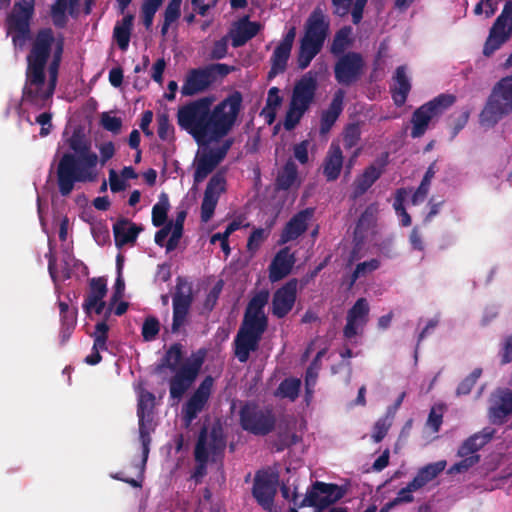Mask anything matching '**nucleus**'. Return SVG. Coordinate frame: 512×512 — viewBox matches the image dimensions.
Wrapping results in <instances>:
<instances>
[{
  "instance_id": "obj_22",
  "label": "nucleus",
  "mask_w": 512,
  "mask_h": 512,
  "mask_svg": "<svg viewBox=\"0 0 512 512\" xmlns=\"http://www.w3.org/2000/svg\"><path fill=\"white\" fill-rule=\"evenodd\" d=\"M297 285V279L293 278L274 292L271 309L278 319L284 318L292 310L297 297Z\"/></svg>"
},
{
  "instance_id": "obj_4",
  "label": "nucleus",
  "mask_w": 512,
  "mask_h": 512,
  "mask_svg": "<svg viewBox=\"0 0 512 512\" xmlns=\"http://www.w3.org/2000/svg\"><path fill=\"white\" fill-rule=\"evenodd\" d=\"M212 99L199 98L181 106L177 112L179 127L187 131L198 144L209 143V118Z\"/></svg>"
},
{
  "instance_id": "obj_7",
  "label": "nucleus",
  "mask_w": 512,
  "mask_h": 512,
  "mask_svg": "<svg viewBox=\"0 0 512 512\" xmlns=\"http://www.w3.org/2000/svg\"><path fill=\"white\" fill-rule=\"evenodd\" d=\"M241 92L234 91L210 109L209 142L219 141L234 127L242 108Z\"/></svg>"
},
{
  "instance_id": "obj_6",
  "label": "nucleus",
  "mask_w": 512,
  "mask_h": 512,
  "mask_svg": "<svg viewBox=\"0 0 512 512\" xmlns=\"http://www.w3.org/2000/svg\"><path fill=\"white\" fill-rule=\"evenodd\" d=\"M317 89V77L312 71L307 72L296 81L284 120L286 130L290 131L299 124L304 114L314 103Z\"/></svg>"
},
{
  "instance_id": "obj_29",
  "label": "nucleus",
  "mask_w": 512,
  "mask_h": 512,
  "mask_svg": "<svg viewBox=\"0 0 512 512\" xmlns=\"http://www.w3.org/2000/svg\"><path fill=\"white\" fill-rule=\"evenodd\" d=\"M142 227L127 218H120L113 224L114 241L117 248L136 243Z\"/></svg>"
},
{
  "instance_id": "obj_39",
  "label": "nucleus",
  "mask_w": 512,
  "mask_h": 512,
  "mask_svg": "<svg viewBox=\"0 0 512 512\" xmlns=\"http://www.w3.org/2000/svg\"><path fill=\"white\" fill-rule=\"evenodd\" d=\"M133 27V15L128 14L123 19L116 23L113 30V37L117 42L118 47L125 51L129 46L131 31Z\"/></svg>"
},
{
  "instance_id": "obj_64",
  "label": "nucleus",
  "mask_w": 512,
  "mask_h": 512,
  "mask_svg": "<svg viewBox=\"0 0 512 512\" xmlns=\"http://www.w3.org/2000/svg\"><path fill=\"white\" fill-rule=\"evenodd\" d=\"M101 124L107 131L118 133L122 127V120L119 117L104 113L101 118Z\"/></svg>"
},
{
  "instance_id": "obj_55",
  "label": "nucleus",
  "mask_w": 512,
  "mask_h": 512,
  "mask_svg": "<svg viewBox=\"0 0 512 512\" xmlns=\"http://www.w3.org/2000/svg\"><path fill=\"white\" fill-rule=\"evenodd\" d=\"M412 485H413V481H410L407 484L406 487L400 489V491L397 493V496L394 499H392L390 501V503L394 507H396V506H398L400 504H403V503H411V502H413L414 497H413L412 493L414 491L419 490V487L416 486V485H414V486H412Z\"/></svg>"
},
{
  "instance_id": "obj_10",
  "label": "nucleus",
  "mask_w": 512,
  "mask_h": 512,
  "mask_svg": "<svg viewBox=\"0 0 512 512\" xmlns=\"http://www.w3.org/2000/svg\"><path fill=\"white\" fill-rule=\"evenodd\" d=\"M456 101V97L452 94H440L427 103L418 107L412 114L411 137L420 138L428 129L430 121L440 116L451 107Z\"/></svg>"
},
{
  "instance_id": "obj_49",
  "label": "nucleus",
  "mask_w": 512,
  "mask_h": 512,
  "mask_svg": "<svg viewBox=\"0 0 512 512\" xmlns=\"http://www.w3.org/2000/svg\"><path fill=\"white\" fill-rule=\"evenodd\" d=\"M240 222L238 221H232L230 222L225 231L223 233H215L211 236V239H210V242L212 244H215L217 241H221L222 242V251L228 255L230 253V246H229V241H228V238L229 236L235 232L236 230H238L240 228Z\"/></svg>"
},
{
  "instance_id": "obj_17",
  "label": "nucleus",
  "mask_w": 512,
  "mask_h": 512,
  "mask_svg": "<svg viewBox=\"0 0 512 512\" xmlns=\"http://www.w3.org/2000/svg\"><path fill=\"white\" fill-rule=\"evenodd\" d=\"M203 364V357H195L182 364L169 380V393L173 399H181L196 380Z\"/></svg>"
},
{
  "instance_id": "obj_51",
  "label": "nucleus",
  "mask_w": 512,
  "mask_h": 512,
  "mask_svg": "<svg viewBox=\"0 0 512 512\" xmlns=\"http://www.w3.org/2000/svg\"><path fill=\"white\" fill-rule=\"evenodd\" d=\"M486 441L487 439L484 437L480 438L478 435L471 436L459 447L458 455H476L475 453L486 443Z\"/></svg>"
},
{
  "instance_id": "obj_33",
  "label": "nucleus",
  "mask_w": 512,
  "mask_h": 512,
  "mask_svg": "<svg viewBox=\"0 0 512 512\" xmlns=\"http://www.w3.org/2000/svg\"><path fill=\"white\" fill-rule=\"evenodd\" d=\"M378 211L379 208L377 203H372L365 208L354 229V238L356 240L362 241L368 230L374 227L377 221Z\"/></svg>"
},
{
  "instance_id": "obj_19",
  "label": "nucleus",
  "mask_w": 512,
  "mask_h": 512,
  "mask_svg": "<svg viewBox=\"0 0 512 512\" xmlns=\"http://www.w3.org/2000/svg\"><path fill=\"white\" fill-rule=\"evenodd\" d=\"M213 378L207 376L194 391L191 397L182 407V420L185 427H189L204 409L211 395Z\"/></svg>"
},
{
  "instance_id": "obj_20",
  "label": "nucleus",
  "mask_w": 512,
  "mask_h": 512,
  "mask_svg": "<svg viewBox=\"0 0 512 512\" xmlns=\"http://www.w3.org/2000/svg\"><path fill=\"white\" fill-rule=\"evenodd\" d=\"M269 300V292L261 290L256 293L248 302L241 325L261 329L266 331L268 328V317L264 308Z\"/></svg>"
},
{
  "instance_id": "obj_2",
  "label": "nucleus",
  "mask_w": 512,
  "mask_h": 512,
  "mask_svg": "<svg viewBox=\"0 0 512 512\" xmlns=\"http://www.w3.org/2000/svg\"><path fill=\"white\" fill-rule=\"evenodd\" d=\"M66 144L70 151L62 154L56 168L58 190L63 197L71 194L76 183L94 181L98 163V155L81 129H74Z\"/></svg>"
},
{
  "instance_id": "obj_45",
  "label": "nucleus",
  "mask_w": 512,
  "mask_h": 512,
  "mask_svg": "<svg viewBox=\"0 0 512 512\" xmlns=\"http://www.w3.org/2000/svg\"><path fill=\"white\" fill-rule=\"evenodd\" d=\"M169 210V201L165 193H162L159 202L152 208V224L155 227L166 225L167 213Z\"/></svg>"
},
{
  "instance_id": "obj_54",
  "label": "nucleus",
  "mask_w": 512,
  "mask_h": 512,
  "mask_svg": "<svg viewBox=\"0 0 512 512\" xmlns=\"http://www.w3.org/2000/svg\"><path fill=\"white\" fill-rule=\"evenodd\" d=\"M160 331V322L154 316H149L142 325V337L145 341H152Z\"/></svg>"
},
{
  "instance_id": "obj_27",
  "label": "nucleus",
  "mask_w": 512,
  "mask_h": 512,
  "mask_svg": "<svg viewBox=\"0 0 512 512\" xmlns=\"http://www.w3.org/2000/svg\"><path fill=\"white\" fill-rule=\"evenodd\" d=\"M345 91L338 89L335 91L332 101L328 108L324 110L320 117V135H326L334 126L344 108Z\"/></svg>"
},
{
  "instance_id": "obj_59",
  "label": "nucleus",
  "mask_w": 512,
  "mask_h": 512,
  "mask_svg": "<svg viewBox=\"0 0 512 512\" xmlns=\"http://www.w3.org/2000/svg\"><path fill=\"white\" fill-rule=\"evenodd\" d=\"M268 234L265 229L257 228L252 231L247 241V249L250 252H256L264 240L267 238Z\"/></svg>"
},
{
  "instance_id": "obj_37",
  "label": "nucleus",
  "mask_w": 512,
  "mask_h": 512,
  "mask_svg": "<svg viewBox=\"0 0 512 512\" xmlns=\"http://www.w3.org/2000/svg\"><path fill=\"white\" fill-rule=\"evenodd\" d=\"M291 55V50L277 45L270 58L271 68L268 72V80H272L277 75L282 74L287 69L288 60Z\"/></svg>"
},
{
  "instance_id": "obj_57",
  "label": "nucleus",
  "mask_w": 512,
  "mask_h": 512,
  "mask_svg": "<svg viewBox=\"0 0 512 512\" xmlns=\"http://www.w3.org/2000/svg\"><path fill=\"white\" fill-rule=\"evenodd\" d=\"M194 456L196 462L207 463L209 459V453L206 443V430L203 429L199 435L198 441L195 446Z\"/></svg>"
},
{
  "instance_id": "obj_40",
  "label": "nucleus",
  "mask_w": 512,
  "mask_h": 512,
  "mask_svg": "<svg viewBox=\"0 0 512 512\" xmlns=\"http://www.w3.org/2000/svg\"><path fill=\"white\" fill-rule=\"evenodd\" d=\"M182 358V345L180 343L172 344L158 364L157 371L161 372L164 368H168L171 371H176L179 369V364Z\"/></svg>"
},
{
  "instance_id": "obj_60",
  "label": "nucleus",
  "mask_w": 512,
  "mask_h": 512,
  "mask_svg": "<svg viewBox=\"0 0 512 512\" xmlns=\"http://www.w3.org/2000/svg\"><path fill=\"white\" fill-rule=\"evenodd\" d=\"M443 422V407L434 406L431 408L427 419V425L433 430L438 432Z\"/></svg>"
},
{
  "instance_id": "obj_12",
  "label": "nucleus",
  "mask_w": 512,
  "mask_h": 512,
  "mask_svg": "<svg viewBox=\"0 0 512 512\" xmlns=\"http://www.w3.org/2000/svg\"><path fill=\"white\" fill-rule=\"evenodd\" d=\"M365 66V60L361 53L348 51L337 57L333 66L334 78L341 86H352L362 78Z\"/></svg>"
},
{
  "instance_id": "obj_28",
  "label": "nucleus",
  "mask_w": 512,
  "mask_h": 512,
  "mask_svg": "<svg viewBox=\"0 0 512 512\" xmlns=\"http://www.w3.org/2000/svg\"><path fill=\"white\" fill-rule=\"evenodd\" d=\"M295 263V257L288 247L280 249L269 265V279L277 282L290 274Z\"/></svg>"
},
{
  "instance_id": "obj_23",
  "label": "nucleus",
  "mask_w": 512,
  "mask_h": 512,
  "mask_svg": "<svg viewBox=\"0 0 512 512\" xmlns=\"http://www.w3.org/2000/svg\"><path fill=\"white\" fill-rule=\"evenodd\" d=\"M369 303L366 298H359L348 310L346 325L343 329V335L346 339H352L358 334L359 329H363L369 319Z\"/></svg>"
},
{
  "instance_id": "obj_8",
  "label": "nucleus",
  "mask_w": 512,
  "mask_h": 512,
  "mask_svg": "<svg viewBox=\"0 0 512 512\" xmlns=\"http://www.w3.org/2000/svg\"><path fill=\"white\" fill-rule=\"evenodd\" d=\"M234 70V66L224 63H214L190 69L181 87V94L183 96H194L204 92L216 81L217 76L225 77Z\"/></svg>"
},
{
  "instance_id": "obj_41",
  "label": "nucleus",
  "mask_w": 512,
  "mask_h": 512,
  "mask_svg": "<svg viewBox=\"0 0 512 512\" xmlns=\"http://www.w3.org/2000/svg\"><path fill=\"white\" fill-rule=\"evenodd\" d=\"M301 380L298 378L290 377L285 378L276 389L275 395L281 398H287L290 401H295L300 393Z\"/></svg>"
},
{
  "instance_id": "obj_42",
  "label": "nucleus",
  "mask_w": 512,
  "mask_h": 512,
  "mask_svg": "<svg viewBox=\"0 0 512 512\" xmlns=\"http://www.w3.org/2000/svg\"><path fill=\"white\" fill-rule=\"evenodd\" d=\"M332 505V500L328 498L326 495L321 494L319 491L310 490L307 492L306 496L302 499L299 504V507H314L315 512H322L324 509L328 508Z\"/></svg>"
},
{
  "instance_id": "obj_26",
  "label": "nucleus",
  "mask_w": 512,
  "mask_h": 512,
  "mask_svg": "<svg viewBox=\"0 0 512 512\" xmlns=\"http://www.w3.org/2000/svg\"><path fill=\"white\" fill-rule=\"evenodd\" d=\"M512 414V389H504L492 399L488 416L494 425H501Z\"/></svg>"
},
{
  "instance_id": "obj_1",
  "label": "nucleus",
  "mask_w": 512,
  "mask_h": 512,
  "mask_svg": "<svg viewBox=\"0 0 512 512\" xmlns=\"http://www.w3.org/2000/svg\"><path fill=\"white\" fill-rule=\"evenodd\" d=\"M36 0H15L7 13L4 26L14 48L22 49L31 40L26 56L25 83L22 101L36 109L50 107L64 54L65 39L52 28L45 27L31 37Z\"/></svg>"
},
{
  "instance_id": "obj_50",
  "label": "nucleus",
  "mask_w": 512,
  "mask_h": 512,
  "mask_svg": "<svg viewBox=\"0 0 512 512\" xmlns=\"http://www.w3.org/2000/svg\"><path fill=\"white\" fill-rule=\"evenodd\" d=\"M379 267L380 261L378 259H371L357 264L350 277V286H353L360 277L377 270Z\"/></svg>"
},
{
  "instance_id": "obj_36",
  "label": "nucleus",
  "mask_w": 512,
  "mask_h": 512,
  "mask_svg": "<svg viewBox=\"0 0 512 512\" xmlns=\"http://www.w3.org/2000/svg\"><path fill=\"white\" fill-rule=\"evenodd\" d=\"M351 35L352 27L343 26L340 28L333 37L330 46V53L336 58L346 54V50L353 44V38Z\"/></svg>"
},
{
  "instance_id": "obj_38",
  "label": "nucleus",
  "mask_w": 512,
  "mask_h": 512,
  "mask_svg": "<svg viewBox=\"0 0 512 512\" xmlns=\"http://www.w3.org/2000/svg\"><path fill=\"white\" fill-rule=\"evenodd\" d=\"M446 467V461L441 460L434 463H430L417 472L416 476L412 479L413 485H416L421 489L427 483L435 479Z\"/></svg>"
},
{
  "instance_id": "obj_34",
  "label": "nucleus",
  "mask_w": 512,
  "mask_h": 512,
  "mask_svg": "<svg viewBox=\"0 0 512 512\" xmlns=\"http://www.w3.org/2000/svg\"><path fill=\"white\" fill-rule=\"evenodd\" d=\"M107 294V281L103 277H95L89 280V291L83 302V310L86 314L91 312V306L104 299Z\"/></svg>"
},
{
  "instance_id": "obj_53",
  "label": "nucleus",
  "mask_w": 512,
  "mask_h": 512,
  "mask_svg": "<svg viewBox=\"0 0 512 512\" xmlns=\"http://www.w3.org/2000/svg\"><path fill=\"white\" fill-rule=\"evenodd\" d=\"M482 374L481 368H475L467 377H465L458 385L456 389V394L458 396L462 395H468L474 385L476 384L477 380L480 378Z\"/></svg>"
},
{
  "instance_id": "obj_5",
  "label": "nucleus",
  "mask_w": 512,
  "mask_h": 512,
  "mask_svg": "<svg viewBox=\"0 0 512 512\" xmlns=\"http://www.w3.org/2000/svg\"><path fill=\"white\" fill-rule=\"evenodd\" d=\"M510 114H512V74L494 84L479 115V122L482 126L491 128Z\"/></svg>"
},
{
  "instance_id": "obj_44",
  "label": "nucleus",
  "mask_w": 512,
  "mask_h": 512,
  "mask_svg": "<svg viewBox=\"0 0 512 512\" xmlns=\"http://www.w3.org/2000/svg\"><path fill=\"white\" fill-rule=\"evenodd\" d=\"M282 101L283 98L280 96V89L275 86L271 87L268 90L266 106L262 110V113L269 118V123L274 120L276 110L281 105Z\"/></svg>"
},
{
  "instance_id": "obj_56",
  "label": "nucleus",
  "mask_w": 512,
  "mask_h": 512,
  "mask_svg": "<svg viewBox=\"0 0 512 512\" xmlns=\"http://www.w3.org/2000/svg\"><path fill=\"white\" fill-rule=\"evenodd\" d=\"M463 459L455 464H453L450 469V474H457V473H463L468 471L471 467H473L475 464H477L480 460L479 455H467V456H461Z\"/></svg>"
},
{
  "instance_id": "obj_18",
  "label": "nucleus",
  "mask_w": 512,
  "mask_h": 512,
  "mask_svg": "<svg viewBox=\"0 0 512 512\" xmlns=\"http://www.w3.org/2000/svg\"><path fill=\"white\" fill-rule=\"evenodd\" d=\"M265 331L240 325L233 341L234 356L241 363H246L252 352L259 349L260 341Z\"/></svg>"
},
{
  "instance_id": "obj_62",
  "label": "nucleus",
  "mask_w": 512,
  "mask_h": 512,
  "mask_svg": "<svg viewBox=\"0 0 512 512\" xmlns=\"http://www.w3.org/2000/svg\"><path fill=\"white\" fill-rule=\"evenodd\" d=\"M389 427L390 424L387 422L386 418H380L376 421L372 434V438L375 443H379L384 439L388 433Z\"/></svg>"
},
{
  "instance_id": "obj_31",
  "label": "nucleus",
  "mask_w": 512,
  "mask_h": 512,
  "mask_svg": "<svg viewBox=\"0 0 512 512\" xmlns=\"http://www.w3.org/2000/svg\"><path fill=\"white\" fill-rule=\"evenodd\" d=\"M393 81L394 85L390 88L391 96L394 104L397 107H401L406 103L411 90V83L406 73V66L401 65L396 68Z\"/></svg>"
},
{
  "instance_id": "obj_30",
  "label": "nucleus",
  "mask_w": 512,
  "mask_h": 512,
  "mask_svg": "<svg viewBox=\"0 0 512 512\" xmlns=\"http://www.w3.org/2000/svg\"><path fill=\"white\" fill-rule=\"evenodd\" d=\"M343 153L338 144L332 143L323 160L322 173L328 182L336 181L343 168Z\"/></svg>"
},
{
  "instance_id": "obj_46",
  "label": "nucleus",
  "mask_w": 512,
  "mask_h": 512,
  "mask_svg": "<svg viewBox=\"0 0 512 512\" xmlns=\"http://www.w3.org/2000/svg\"><path fill=\"white\" fill-rule=\"evenodd\" d=\"M312 489L315 491H319L321 494L326 495L328 498H330V500H332V504L342 499L345 495V489L333 483H324L316 481L313 484Z\"/></svg>"
},
{
  "instance_id": "obj_16",
  "label": "nucleus",
  "mask_w": 512,
  "mask_h": 512,
  "mask_svg": "<svg viewBox=\"0 0 512 512\" xmlns=\"http://www.w3.org/2000/svg\"><path fill=\"white\" fill-rule=\"evenodd\" d=\"M155 406V395L149 391H142L137 404V416L139 419V435L142 443L143 463L145 464L149 454L151 442L150 432L152 430L153 410Z\"/></svg>"
},
{
  "instance_id": "obj_13",
  "label": "nucleus",
  "mask_w": 512,
  "mask_h": 512,
  "mask_svg": "<svg viewBox=\"0 0 512 512\" xmlns=\"http://www.w3.org/2000/svg\"><path fill=\"white\" fill-rule=\"evenodd\" d=\"M192 303V284L186 278L179 276L176 279L175 293L172 298V333L179 332L180 328L187 322V317Z\"/></svg>"
},
{
  "instance_id": "obj_14",
  "label": "nucleus",
  "mask_w": 512,
  "mask_h": 512,
  "mask_svg": "<svg viewBox=\"0 0 512 512\" xmlns=\"http://www.w3.org/2000/svg\"><path fill=\"white\" fill-rule=\"evenodd\" d=\"M279 476L276 473L258 471L254 477L252 495L258 505L268 512H280L274 504Z\"/></svg>"
},
{
  "instance_id": "obj_3",
  "label": "nucleus",
  "mask_w": 512,
  "mask_h": 512,
  "mask_svg": "<svg viewBox=\"0 0 512 512\" xmlns=\"http://www.w3.org/2000/svg\"><path fill=\"white\" fill-rule=\"evenodd\" d=\"M330 22L321 8H315L305 24V32L300 39L297 54V66L306 69L312 60L321 52L329 34Z\"/></svg>"
},
{
  "instance_id": "obj_21",
  "label": "nucleus",
  "mask_w": 512,
  "mask_h": 512,
  "mask_svg": "<svg viewBox=\"0 0 512 512\" xmlns=\"http://www.w3.org/2000/svg\"><path fill=\"white\" fill-rule=\"evenodd\" d=\"M226 178L223 171H217L208 181L201 203V220L208 222L214 215L221 193L225 192Z\"/></svg>"
},
{
  "instance_id": "obj_43",
  "label": "nucleus",
  "mask_w": 512,
  "mask_h": 512,
  "mask_svg": "<svg viewBox=\"0 0 512 512\" xmlns=\"http://www.w3.org/2000/svg\"><path fill=\"white\" fill-rule=\"evenodd\" d=\"M297 178V167L295 163L288 161L282 171L278 174L276 184L279 189L288 190Z\"/></svg>"
},
{
  "instance_id": "obj_47",
  "label": "nucleus",
  "mask_w": 512,
  "mask_h": 512,
  "mask_svg": "<svg viewBox=\"0 0 512 512\" xmlns=\"http://www.w3.org/2000/svg\"><path fill=\"white\" fill-rule=\"evenodd\" d=\"M162 3L163 0H143L141 13L143 18V25L147 30L151 28L154 16Z\"/></svg>"
},
{
  "instance_id": "obj_11",
  "label": "nucleus",
  "mask_w": 512,
  "mask_h": 512,
  "mask_svg": "<svg viewBox=\"0 0 512 512\" xmlns=\"http://www.w3.org/2000/svg\"><path fill=\"white\" fill-rule=\"evenodd\" d=\"M512 35V0H507L489 30L483 47V54L490 57L505 44Z\"/></svg>"
},
{
  "instance_id": "obj_58",
  "label": "nucleus",
  "mask_w": 512,
  "mask_h": 512,
  "mask_svg": "<svg viewBox=\"0 0 512 512\" xmlns=\"http://www.w3.org/2000/svg\"><path fill=\"white\" fill-rule=\"evenodd\" d=\"M435 166H436V163L433 162L428 167V169L426 170V172H425V174L423 176V179H422L418 189L416 190V192L414 194V199H416L419 196L424 198L427 195L428 190H429V186H430V183H431V180H432V178L434 177V175L436 173Z\"/></svg>"
},
{
  "instance_id": "obj_48",
  "label": "nucleus",
  "mask_w": 512,
  "mask_h": 512,
  "mask_svg": "<svg viewBox=\"0 0 512 512\" xmlns=\"http://www.w3.org/2000/svg\"><path fill=\"white\" fill-rule=\"evenodd\" d=\"M361 139L359 123H349L343 130V144L346 150L355 147Z\"/></svg>"
},
{
  "instance_id": "obj_61",
  "label": "nucleus",
  "mask_w": 512,
  "mask_h": 512,
  "mask_svg": "<svg viewBox=\"0 0 512 512\" xmlns=\"http://www.w3.org/2000/svg\"><path fill=\"white\" fill-rule=\"evenodd\" d=\"M228 52V37L224 36L221 39L214 42L210 52V58L212 60H220L226 57Z\"/></svg>"
},
{
  "instance_id": "obj_9",
  "label": "nucleus",
  "mask_w": 512,
  "mask_h": 512,
  "mask_svg": "<svg viewBox=\"0 0 512 512\" xmlns=\"http://www.w3.org/2000/svg\"><path fill=\"white\" fill-rule=\"evenodd\" d=\"M239 421L243 430L256 436L268 435L276 425L272 410L260 407L254 402H247L241 407Z\"/></svg>"
},
{
  "instance_id": "obj_24",
  "label": "nucleus",
  "mask_w": 512,
  "mask_h": 512,
  "mask_svg": "<svg viewBox=\"0 0 512 512\" xmlns=\"http://www.w3.org/2000/svg\"><path fill=\"white\" fill-rule=\"evenodd\" d=\"M315 209L312 207L305 208L295 215L285 224L281 235L280 243L285 244L290 241L296 240L304 234L308 228V224L313 218Z\"/></svg>"
},
{
  "instance_id": "obj_32",
  "label": "nucleus",
  "mask_w": 512,
  "mask_h": 512,
  "mask_svg": "<svg viewBox=\"0 0 512 512\" xmlns=\"http://www.w3.org/2000/svg\"><path fill=\"white\" fill-rule=\"evenodd\" d=\"M109 326L105 321L98 322L95 325V330L91 335L94 339L92 346V353L85 358V363L88 365H97L101 362L102 356L100 351L107 350Z\"/></svg>"
},
{
  "instance_id": "obj_35",
  "label": "nucleus",
  "mask_w": 512,
  "mask_h": 512,
  "mask_svg": "<svg viewBox=\"0 0 512 512\" xmlns=\"http://www.w3.org/2000/svg\"><path fill=\"white\" fill-rule=\"evenodd\" d=\"M78 2L79 0H56L52 4L50 14L55 27L64 28L67 25V8L69 7V13L72 15Z\"/></svg>"
},
{
  "instance_id": "obj_25",
  "label": "nucleus",
  "mask_w": 512,
  "mask_h": 512,
  "mask_svg": "<svg viewBox=\"0 0 512 512\" xmlns=\"http://www.w3.org/2000/svg\"><path fill=\"white\" fill-rule=\"evenodd\" d=\"M389 154L387 152L382 154L381 167H376L374 164L366 167L362 174L358 175L353 183L352 198L357 199L364 195L372 185L381 177L383 167L388 163Z\"/></svg>"
},
{
  "instance_id": "obj_15",
  "label": "nucleus",
  "mask_w": 512,
  "mask_h": 512,
  "mask_svg": "<svg viewBox=\"0 0 512 512\" xmlns=\"http://www.w3.org/2000/svg\"><path fill=\"white\" fill-rule=\"evenodd\" d=\"M234 144V138H227L221 146L203 151L195 159L194 184L203 182L209 174L225 159L227 153Z\"/></svg>"
},
{
  "instance_id": "obj_52",
  "label": "nucleus",
  "mask_w": 512,
  "mask_h": 512,
  "mask_svg": "<svg viewBox=\"0 0 512 512\" xmlns=\"http://www.w3.org/2000/svg\"><path fill=\"white\" fill-rule=\"evenodd\" d=\"M157 133L161 140L168 141L174 136V127L170 123L168 114L163 113L157 117Z\"/></svg>"
},
{
  "instance_id": "obj_63",
  "label": "nucleus",
  "mask_w": 512,
  "mask_h": 512,
  "mask_svg": "<svg viewBox=\"0 0 512 512\" xmlns=\"http://www.w3.org/2000/svg\"><path fill=\"white\" fill-rule=\"evenodd\" d=\"M222 290V282H218L207 294L205 301L203 303L204 309L207 311H212L218 301L219 295Z\"/></svg>"
}]
</instances>
